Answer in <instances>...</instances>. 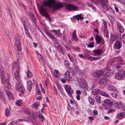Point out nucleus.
<instances>
[{"label": "nucleus", "mask_w": 125, "mask_h": 125, "mask_svg": "<svg viewBox=\"0 0 125 125\" xmlns=\"http://www.w3.org/2000/svg\"><path fill=\"white\" fill-rule=\"evenodd\" d=\"M43 5L45 6L52 7L54 10L59 9L63 7L62 2H55L54 0H48L44 1Z\"/></svg>", "instance_id": "1"}, {"label": "nucleus", "mask_w": 125, "mask_h": 125, "mask_svg": "<svg viewBox=\"0 0 125 125\" xmlns=\"http://www.w3.org/2000/svg\"><path fill=\"white\" fill-rule=\"evenodd\" d=\"M92 2H96L101 4L103 8L106 11H110L114 10L108 5L109 1L108 0H90Z\"/></svg>", "instance_id": "2"}, {"label": "nucleus", "mask_w": 125, "mask_h": 125, "mask_svg": "<svg viewBox=\"0 0 125 125\" xmlns=\"http://www.w3.org/2000/svg\"><path fill=\"white\" fill-rule=\"evenodd\" d=\"M5 73L3 67L1 66H0V76L1 81L3 84L4 83H6L7 84L9 85V76H8V77H7V79L5 75ZM7 74L9 76L8 73Z\"/></svg>", "instance_id": "3"}, {"label": "nucleus", "mask_w": 125, "mask_h": 125, "mask_svg": "<svg viewBox=\"0 0 125 125\" xmlns=\"http://www.w3.org/2000/svg\"><path fill=\"white\" fill-rule=\"evenodd\" d=\"M78 81L79 83L80 86L85 91L87 90L88 86L85 80L82 79H79Z\"/></svg>", "instance_id": "4"}, {"label": "nucleus", "mask_w": 125, "mask_h": 125, "mask_svg": "<svg viewBox=\"0 0 125 125\" xmlns=\"http://www.w3.org/2000/svg\"><path fill=\"white\" fill-rule=\"evenodd\" d=\"M39 9L40 13L42 15L44 16L46 18L49 17V15L47 12V10L43 6L39 7Z\"/></svg>", "instance_id": "5"}, {"label": "nucleus", "mask_w": 125, "mask_h": 125, "mask_svg": "<svg viewBox=\"0 0 125 125\" xmlns=\"http://www.w3.org/2000/svg\"><path fill=\"white\" fill-rule=\"evenodd\" d=\"M66 8L68 10L70 11L72 10L76 11L78 10L79 8L77 6L66 4L65 5Z\"/></svg>", "instance_id": "6"}, {"label": "nucleus", "mask_w": 125, "mask_h": 125, "mask_svg": "<svg viewBox=\"0 0 125 125\" xmlns=\"http://www.w3.org/2000/svg\"><path fill=\"white\" fill-rule=\"evenodd\" d=\"M16 89L19 92L23 93L25 92V89L21 83H17L15 86Z\"/></svg>", "instance_id": "7"}, {"label": "nucleus", "mask_w": 125, "mask_h": 125, "mask_svg": "<svg viewBox=\"0 0 125 125\" xmlns=\"http://www.w3.org/2000/svg\"><path fill=\"white\" fill-rule=\"evenodd\" d=\"M19 70L20 69L19 68H18L17 69V71L14 73V77L19 83H21V82L19 71Z\"/></svg>", "instance_id": "8"}, {"label": "nucleus", "mask_w": 125, "mask_h": 125, "mask_svg": "<svg viewBox=\"0 0 125 125\" xmlns=\"http://www.w3.org/2000/svg\"><path fill=\"white\" fill-rule=\"evenodd\" d=\"M65 88L68 94L70 96H72V94L73 93V91L71 88L70 85H66L65 86Z\"/></svg>", "instance_id": "9"}, {"label": "nucleus", "mask_w": 125, "mask_h": 125, "mask_svg": "<svg viewBox=\"0 0 125 125\" xmlns=\"http://www.w3.org/2000/svg\"><path fill=\"white\" fill-rule=\"evenodd\" d=\"M111 39L112 41H114L115 39H120L121 36L118 33L116 32L111 35Z\"/></svg>", "instance_id": "10"}, {"label": "nucleus", "mask_w": 125, "mask_h": 125, "mask_svg": "<svg viewBox=\"0 0 125 125\" xmlns=\"http://www.w3.org/2000/svg\"><path fill=\"white\" fill-rule=\"evenodd\" d=\"M103 52V50L102 49H98L94 50L93 51V55L94 56H96L101 55Z\"/></svg>", "instance_id": "11"}, {"label": "nucleus", "mask_w": 125, "mask_h": 125, "mask_svg": "<svg viewBox=\"0 0 125 125\" xmlns=\"http://www.w3.org/2000/svg\"><path fill=\"white\" fill-rule=\"evenodd\" d=\"M122 44L121 42L119 40L117 41L114 46V48L115 49H119L121 47Z\"/></svg>", "instance_id": "12"}, {"label": "nucleus", "mask_w": 125, "mask_h": 125, "mask_svg": "<svg viewBox=\"0 0 125 125\" xmlns=\"http://www.w3.org/2000/svg\"><path fill=\"white\" fill-rule=\"evenodd\" d=\"M15 47L18 52L20 51V49L21 48V43L19 40H16Z\"/></svg>", "instance_id": "13"}, {"label": "nucleus", "mask_w": 125, "mask_h": 125, "mask_svg": "<svg viewBox=\"0 0 125 125\" xmlns=\"http://www.w3.org/2000/svg\"><path fill=\"white\" fill-rule=\"evenodd\" d=\"M106 83L107 81L106 79L105 78H103L100 80L99 82V83L101 87L102 88H103L105 87Z\"/></svg>", "instance_id": "14"}, {"label": "nucleus", "mask_w": 125, "mask_h": 125, "mask_svg": "<svg viewBox=\"0 0 125 125\" xmlns=\"http://www.w3.org/2000/svg\"><path fill=\"white\" fill-rule=\"evenodd\" d=\"M103 73L102 71L98 70L94 73V76L96 78L99 77L103 74Z\"/></svg>", "instance_id": "15"}, {"label": "nucleus", "mask_w": 125, "mask_h": 125, "mask_svg": "<svg viewBox=\"0 0 125 125\" xmlns=\"http://www.w3.org/2000/svg\"><path fill=\"white\" fill-rule=\"evenodd\" d=\"M76 31L75 30L73 33L72 35V40L73 41H76L78 40L76 35Z\"/></svg>", "instance_id": "16"}, {"label": "nucleus", "mask_w": 125, "mask_h": 125, "mask_svg": "<svg viewBox=\"0 0 125 125\" xmlns=\"http://www.w3.org/2000/svg\"><path fill=\"white\" fill-rule=\"evenodd\" d=\"M27 88L28 90L30 91H31L32 87V83L31 81L30 80L27 82Z\"/></svg>", "instance_id": "17"}, {"label": "nucleus", "mask_w": 125, "mask_h": 125, "mask_svg": "<svg viewBox=\"0 0 125 125\" xmlns=\"http://www.w3.org/2000/svg\"><path fill=\"white\" fill-rule=\"evenodd\" d=\"M115 78L117 79L121 80L124 78V76L122 74L118 73L116 75Z\"/></svg>", "instance_id": "18"}, {"label": "nucleus", "mask_w": 125, "mask_h": 125, "mask_svg": "<svg viewBox=\"0 0 125 125\" xmlns=\"http://www.w3.org/2000/svg\"><path fill=\"white\" fill-rule=\"evenodd\" d=\"M72 18L74 20H75L76 18L77 20L79 21V19L82 20L83 17L81 16V14H80L74 16Z\"/></svg>", "instance_id": "19"}, {"label": "nucleus", "mask_w": 125, "mask_h": 125, "mask_svg": "<svg viewBox=\"0 0 125 125\" xmlns=\"http://www.w3.org/2000/svg\"><path fill=\"white\" fill-rule=\"evenodd\" d=\"M114 105L116 107L120 108L122 107L123 104L122 103L119 102L118 103L115 102L114 103Z\"/></svg>", "instance_id": "20"}, {"label": "nucleus", "mask_w": 125, "mask_h": 125, "mask_svg": "<svg viewBox=\"0 0 125 125\" xmlns=\"http://www.w3.org/2000/svg\"><path fill=\"white\" fill-rule=\"evenodd\" d=\"M95 40L96 43L98 44H99L101 41V38L98 35H96V37L95 38Z\"/></svg>", "instance_id": "21"}, {"label": "nucleus", "mask_w": 125, "mask_h": 125, "mask_svg": "<svg viewBox=\"0 0 125 125\" xmlns=\"http://www.w3.org/2000/svg\"><path fill=\"white\" fill-rule=\"evenodd\" d=\"M107 88L108 90L111 91H114L115 90V87L111 85H108L107 87Z\"/></svg>", "instance_id": "22"}, {"label": "nucleus", "mask_w": 125, "mask_h": 125, "mask_svg": "<svg viewBox=\"0 0 125 125\" xmlns=\"http://www.w3.org/2000/svg\"><path fill=\"white\" fill-rule=\"evenodd\" d=\"M113 105H114V104L112 102H111L109 104H107L106 105L104 104H102V105L103 106H105V108L107 109L111 108Z\"/></svg>", "instance_id": "23"}, {"label": "nucleus", "mask_w": 125, "mask_h": 125, "mask_svg": "<svg viewBox=\"0 0 125 125\" xmlns=\"http://www.w3.org/2000/svg\"><path fill=\"white\" fill-rule=\"evenodd\" d=\"M40 105V102L39 101H37L35 102L32 105V107L37 109L39 106Z\"/></svg>", "instance_id": "24"}, {"label": "nucleus", "mask_w": 125, "mask_h": 125, "mask_svg": "<svg viewBox=\"0 0 125 125\" xmlns=\"http://www.w3.org/2000/svg\"><path fill=\"white\" fill-rule=\"evenodd\" d=\"M25 24H24V27L25 29V33L28 37L30 38H31V37L29 33V32L28 30L27 29L26 27L25 26Z\"/></svg>", "instance_id": "25"}, {"label": "nucleus", "mask_w": 125, "mask_h": 125, "mask_svg": "<svg viewBox=\"0 0 125 125\" xmlns=\"http://www.w3.org/2000/svg\"><path fill=\"white\" fill-rule=\"evenodd\" d=\"M92 94L94 95L98 94L101 93V91L100 90H98L96 89H93L92 91Z\"/></svg>", "instance_id": "26"}, {"label": "nucleus", "mask_w": 125, "mask_h": 125, "mask_svg": "<svg viewBox=\"0 0 125 125\" xmlns=\"http://www.w3.org/2000/svg\"><path fill=\"white\" fill-rule=\"evenodd\" d=\"M6 93L9 98L11 99H13V95L11 92L9 91H7Z\"/></svg>", "instance_id": "27"}, {"label": "nucleus", "mask_w": 125, "mask_h": 125, "mask_svg": "<svg viewBox=\"0 0 125 125\" xmlns=\"http://www.w3.org/2000/svg\"><path fill=\"white\" fill-rule=\"evenodd\" d=\"M65 76L66 78L68 80H70V73L69 71H67L65 73Z\"/></svg>", "instance_id": "28"}, {"label": "nucleus", "mask_w": 125, "mask_h": 125, "mask_svg": "<svg viewBox=\"0 0 125 125\" xmlns=\"http://www.w3.org/2000/svg\"><path fill=\"white\" fill-rule=\"evenodd\" d=\"M52 32H54L57 36H59L60 37H61V34H60V30H53Z\"/></svg>", "instance_id": "29"}, {"label": "nucleus", "mask_w": 125, "mask_h": 125, "mask_svg": "<svg viewBox=\"0 0 125 125\" xmlns=\"http://www.w3.org/2000/svg\"><path fill=\"white\" fill-rule=\"evenodd\" d=\"M64 64L65 66L67 68H70V63L67 60H64Z\"/></svg>", "instance_id": "30"}, {"label": "nucleus", "mask_w": 125, "mask_h": 125, "mask_svg": "<svg viewBox=\"0 0 125 125\" xmlns=\"http://www.w3.org/2000/svg\"><path fill=\"white\" fill-rule=\"evenodd\" d=\"M125 115L124 112H121L118 114L117 115V117L118 118H121L123 116Z\"/></svg>", "instance_id": "31"}, {"label": "nucleus", "mask_w": 125, "mask_h": 125, "mask_svg": "<svg viewBox=\"0 0 125 125\" xmlns=\"http://www.w3.org/2000/svg\"><path fill=\"white\" fill-rule=\"evenodd\" d=\"M103 31H104V36L107 38L109 36L108 31H107V30H103Z\"/></svg>", "instance_id": "32"}, {"label": "nucleus", "mask_w": 125, "mask_h": 125, "mask_svg": "<svg viewBox=\"0 0 125 125\" xmlns=\"http://www.w3.org/2000/svg\"><path fill=\"white\" fill-rule=\"evenodd\" d=\"M95 99L97 103H100L101 102V98L99 95H97L95 97Z\"/></svg>", "instance_id": "33"}, {"label": "nucleus", "mask_w": 125, "mask_h": 125, "mask_svg": "<svg viewBox=\"0 0 125 125\" xmlns=\"http://www.w3.org/2000/svg\"><path fill=\"white\" fill-rule=\"evenodd\" d=\"M27 77L29 78H31L32 76V73L30 71H28L27 73Z\"/></svg>", "instance_id": "34"}, {"label": "nucleus", "mask_w": 125, "mask_h": 125, "mask_svg": "<svg viewBox=\"0 0 125 125\" xmlns=\"http://www.w3.org/2000/svg\"><path fill=\"white\" fill-rule=\"evenodd\" d=\"M48 36L52 39L53 40L56 39V38L54 35L50 33H47Z\"/></svg>", "instance_id": "35"}, {"label": "nucleus", "mask_w": 125, "mask_h": 125, "mask_svg": "<svg viewBox=\"0 0 125 125\" xmlns=\"http://www.w3.org/2000/svg\"><path fill=\"white\" fill-rule=\"evenodd\" d=\"M1 94H0V97L1 98L2 101L3 102L5 101V96L4 94L3 93H0Z\"/></svg>", "instance_id": "36"}, {"label": "nucleus", "mask_w": 125, "mask_h": 125, "mask_svg": "<svg viewBox=\"0 0 125 125\" xmlns=\"http://www.w3.org/2000/svg\"><path fill=\"white\" fill-rule=\"evenodd\" d=\"M103 21V30H107V22L104 20Z\"/></svg>", "instance_id": "37"}, {"label": "nucleus", "mask_w": 125, "mask_h": 125, "mask_svg": "<svg viewBox=\"0 0 125 125\" xmlns=\"http://www.w3.org/2000/svg\"><path fill=\"white\" fill-rule=\"evenodd\" d=\"M88 100L89 103L91 105H93L94 104V100L91 97L89 98Z\"/></svg>", "instance_id": "38"}, {"label": "nucleus", "mask_w": 125, "mask_h": 125, "mask_svg": "<svg viewBox=\"0 0 125 125\" xmlns=\"http://www.w3.org/2000/svg\"><path fill=\"white\" fill-rule=\"evenodd\" d=\"M38 116L39 117L41 121L42 122L43 121L44 119V116L42 114H40L38 115Z\"/></svg>", "instance_id": "39"}, {"label": "nucleus", "mask_w": 125, "mask_h": 125, "mask_svg": "<svg viewBox=\"0 0 125 125\" xmlns=\"http://www.w3.org/2000/svg\"><path fill=\"white\" fill-rule=\"evenodd\" d=\"M101 94V95L103 96H105L107 97H109V95L106 93L105 92H101L100 93Z\"/></svg>", "instance_id": "40"}, {"label": "nucleus", "mask_w": 125, "mask_h": 125, "mask_svg": "<svg viewBox=\"0 0 125 125\" xmlns=\"http://www.w3.org/2000/svg\"><path fill=\"white\" fill-rule=\"evenodd\" d=\"M88 7H90L92 9L94 10H96V9L95 7L94 6L92 5L90 3H88L87 4Z\"/></svg>", "instance_id": "41"}, {"label": "nucleus", "mask_w": 125, "mask_h": 125, "mask_svg": "<svg viewBox=\"0 0 125 125\" xmlns=\"http://www.w3.org/2000/svg\"><path fill=\"white\" fill-rule=\"evenodd\" d=\"M17 105L18 106H20L22 105V101L21 100H18L16 102Z\"/></svg>", "instance_id": "42"}, {"label": "nucleus", "mask_w": 125, "mask_h": 125, "mask_svg": "<svg viewBox=\"0 0 125 125\" xmlns=\"http://www.w3.org/2000/svg\"><path fill=\"white\" fill-rule=\"evenodd\" d=\"M72 48L73 50L80 52V49L78 47H74V46L72 47Z\"/></svg>", "instance_id": "43"}, {"label": "nucleus", "mask_w": 125, "mask_h": 125, "mask_svg": "<svg viewBox=\"0 0 125 125\" xmlns=\"http://www.w3.org/2000/svg\"><path fill=\"white\" fill-rule=\"evenodd\" d=\"M70 70H71V72L73 74L75 75L76 74V71L75 70L72 68L70 67Z\"/></svg>", "instance_id": "44"}, {"label": "nucleus", "mask_w": 125, "mask_h": 125, "mask_svg": "<svg viewBox=\"0 0 125 125\" xmlns=\"http://www.w3.org/2000/svg\"><path fill=\"white\" fill-rule=\"evenodd\" d=\"M115 1H118L120 3L124 4L125 3V0H114Z\"/></svg>", "instance_id": "45"}, {"label": "nucleus", "mask_w": 125, "mask_h": 125, "mask_svg": "<svg viewBox=\"0 0 125 125\" xmlns=\"http://www.w3.org/2000/svg\"><path fill=\"white\" fill-rule=\"evenodd\" d=\"M67 55H68V56L69 57L70 60L72 62H74V60H73V57L72 56H71L69 54H67Z\"/></svg>", "instance_id": "46"}, {"label": "nucleus", "mask_w": 125, "mask_h": 125, "mask_svg": "<svg viewBox=\"0 0 125 125\" xmlns=\"http://www.w3.org/2000/svg\"><path fill=\"white\" fill-rule=\"evenodd\" d=\"M58 46L59 48H58V51L61 53H63V50L62 48L60 47L59 45H58Z\"/></svg>", "instance_id": "47"}, {"label": "nucleus", "mask_w": 125, "mask_h": 125, "mask_svg": "<svg viewBox=\"0 0 125 125\" xmlns=\"http://www.w3.org/2000/svg\"><path fill=\"white\" fill-rule=\"evenodd\" d=\"M111 73L109 71L107 72L105 74V76H110L111 75Z\"/></svg>", "instance_id": "48"}, {"label": "nucleus", "mask_w": 125, "mask_h": 125, "mask_svg": "<svg viewBox=\"0 0 125 125\" xmlns=\"http://www.w3.org/2000/svg\"><path fill=\"white\" fill-rule=\"evenodd\" d=\"M10 114L9 111V109H6L5 111V115L7 116H8Z\"/></svg>", "instance_id": "49"}, {"label": "nucleus", "mask_w": 125, "mask_h": 125, "mask_svg": "<svg viewBox=\"0 0 125 125\" xmlns=\"http://www.w3.org/2000/svg\"><path fill=\"white\" fill-rule=\"evenodd\" d=\"M111 95L113 97H116L117 96V94L115 92H114L111 94Z\"/></svg>", "instance_id": "50"}, {"label": "nucleus", "mask_w": 125, "mask_h": 125, "mask_svg": "<svg viewBox=\"0 0 125 125\" xmlns=\"http://www.w3.org/2000/svg\"><path fill=\"white\" fill-rule=\"evenodd\" d=\"M119 29L121 33H123L124 31V29L122 26L118 28Z\"/></svg>", "instance_id": "51"}, {"label": "nucleus", "mask_w": 125, "mask_h": 125, "mask_svg": "<svg viewBox=\"0 0 125 125\" xmlns=\"http://www.w3.org/2000/svg\"><path fill=\"white\" fill-rule=\"evenodd\" d=\"M110 102V100L109 99H105L104 101V102L106 104H108Z\"/></svg>", "instance_id": "52"}, {"label": "nucleus", "mask_w": 125, "mask_h": 125, "mask_svg": "<svg viewBox=\"0 0 125 125\" xmlns=\"http://www.w3.org/2000/svg\"><path fill=\"white\" fill-rule=\"evenodd\" d=\"M94 45L92 43L89 44L88 46V47L89 48H93L94 47Z\"/></svg>", "instance_id": "53"}, {"label": "nucleus", "mask_w": 125, "mask_h": 125, "mask_svg": "<svg viewBox=\"0 0 125 125\" xmlns=\"http://www.w3.org/2000/svg\"><path fill=\"white\" fill-rule=\"evenodd\" d=\"M116 24H117V27H118V28L122 26L121 24L119 22H116Z\"/></svg>", "instance_id": "54"}, {"label": "nucleus", "mask_w": 125, "mask_h": 125, "mask_svg": "<svg viewBox=\"0 0 125 125\" xmlns=\"http://www.w3.org/2000/svg\"><path fill=\"white\" fill-rule=\"evenodd\" d=\"M101 58V57H93V60H97L100 59Z\"/></svg>", "instance_id": "55"}, {"label": "nucleus", "mask_w": 125, "mask_h": 125, "mask_svg": "<svg viewBox=\"0 0 125 125\" xmlns=\"http://www.w3.org/2000/svg\"><path fill=\"white\" fill-rule=\"evenodd\" d=\"M114 110L112 109H109L107 111V113L108 114H110L112 112H113L114 111Z\"/></svg>", "instance_id": "56"}, {"label": "nucleus", "mask_w": 125, "mask_h": 125, "mask_svg": "<svg viewBox=\"0 0 125 125\" xmlns=\"http://www.w3.org/2000/svg\"><path fill=\"white\" fill-rule=\"evenodd\" d=\"M57 85L58 90H59L61 93H62V91L61 89V87L58 84H57Z\"/></svg>", "instance_id": "57"}, {"label": "nucleus", "mask_w": 125, "mask_h": 125, "mask_svg": "<svg viewBox=\"0 0 125 125\" xmlns=\"http://www.w3.org/2000/svg\"><path fill=\"white\" fill-rule=\"evenodd\" d=\"M88 57H87V59H89L91 61H93V57L89 55L88 56Z\"/></svg>", "instance_id": "58"}, {"label": "nucleus", "mask_w": 125, "mask_h": 125, "mask_svg": "<svg viewBox=\"0 0 125 125\" xmlns=\"http://www.w3.org/2000/svg\"><path fill=\"white\" fill-rule=\"evenodd\" d=\"M61 81L63 83H65L66 82V80L64 78H62L61 79Z\"/></svg>", "instance_id": "59"}, {"label": "nucleus", "mask_w": 125, "mask_h": 125, "mask_svg": "<svg viewBox=\"0 0 125 125\" xmlns=\"http://www.w3.org/2000/svg\"><path fill=\"white\" fill-rule=\"evenodd\" d=\"M30 14H31V17L34 20H36V19L34 17V15L33 14H32L31 13H30Z\"/></svg>", "instance_id": "60"}, {"label": "nucleus", "mask_w": 125, "mask_h": 125, "mask_svg": "<svg viewBox=\"0 0 125 125\" xmlns=\"http://www.w3.org/2000/svg\"><path fill=\"white\" fill-rule=\"evenodd\" d=\"M114 8L116 12H118L119 10L118 7L116 6H115L114 7Z\"/></svg>", "instance_id": "61"}, {"label": "nucleus", "mask_w": 125, "mask_h": 125, "mask_svg": "<svg viewBox=\"0 0 125 125\" xmlns=\"http://www.w3.org/2000/svg\"><path fill=\"white\" fill-rule=\"evenodd\" d=\"M76 98L78 100H80V95H77L76 96Z\"/></svg>", "instance_id": "62"}, {"label": "nucleus", "mask_w": 125, "mask_h": 125, "mask_svg": "<svg viewBox=\"0 0 125 125\" xmlns=\"http://www.w3.org/2000/svg\"><path fill=\"white\" fill-rule=\"evenodd\" d=\"M118 62L120 64H123V61L122 59L119 60L118 61Z\"/></svg>", "instance_id": "63"}, {"label": "nucleus", "mask_w": 125, "mask_h": 125, "mask_svg": "<svg viewBox=\"0 0 125 125\" xmlns=\"http://www.w3.org/2000/svg\"><path fill=\"white\" fill-rule=\"evenodd\" d=\"M76 92L77 94L78 95H80L81 94V91L79 90H77L76 91Z\"/></svg>", "instance_id": "64"}]
</instances>
